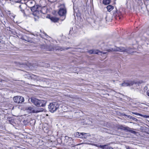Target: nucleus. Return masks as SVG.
<instances>
[{"label": "nucleus", "instance_id": "24", "mask_svg": "<svg viewBox=\"0 0 149 149\" xmlns=\"http://www.w3.org/2000/svg\"><path fill=\"white\" fill-rule=\"evenodd\" d=\"M43 65L45 67H48L49 66V65L48 63H42Z\"/></svg>", "mask_w": 149, "mask_h": 149}, {"label": "nucleus", "instance_id": "20", "mask_svg": "<svg viewBox=\"0 0 149 149\" xmlns=\"http://www.w3.org/2000/svg\"><path fill=\"white\" fill-rule=\"evenodd\" d=\"M111 0H103V3L104 5H107L110 3Z\"/></svg>", "mask_w": 149, "mask_h": 149}, {"label": "nucleus", "instance_id": "14", "mask_svg": "<svg viewBox=\"0 0 149 149\" xmlns=\"http://www.w3.org/2000/svg\"><path fill=\"white\" fill-rule=\"evenodd\" d=\"M40 6L38 5H35L31 7V9L32 12H35L37 10V9L39 8Z\"/></svg>", "mask_w": 149, "mask_h": 149}, {"label": "nucleus", "instance_id": "32", "mask_svg": "<svg viewBox=\"0 0 149 149\" xmlns=\"http://www.w3.org/2000/svg\"><path fill=\"white\" fill-rule=\"evenodd\" d=\"M126 149H132L130 148L129 147H127Z\"/></svg>", "mask_w": 149, "mask_h": 149}, {"label": "nucleus", "instance_id": "19", "mask_svg": "<svg viewBox=\"0 0 149 149\" xmlns=\"http://www.w3.org/2000/svg\"><path fill=\"white\" fill-rule=\"evenodd\" d=\"M89 52L90 54H98V52L97 50H91L89 51Z\"/></svg>", "mask_w": 149, "mask_h": 149}, {"label": "nucleus", "instance_id": "5", "mask_svg": "<svg viewBox=\"0 0 149 149\" xmlns=\"http://www.w3.org/2000/svg\"><path fill=\"white\" fill-rule=\"evenodd\" d=\"M14 102L17 104L22 103L24 101V98L20 96H16L13 97Z\"/></svg>", "mask_w": 149, "mask_h": 149}, {"label": "nucleus", "instance_id": "15", "mask_svg": "<svg viewBox=\"0 0 149 149\" xmlns=\"http://www.w3.org/2000/svg\"><path fill=\"white\" fill-rule=\"evenodd\" d=\"M127 129V131L135 135H136L137 133V132H136L133 130H134L133 129H132L128 127Z\"/></svg>", "mask_w": 149, "mask_h": 149}, {"label": "nucleus", "instance_id": "6", "mask_svg": "<svg viewBox=\"0 0 149 149\" xmlns=\"http://www.w3.org/2000/svg\"><path fill=\"white\" fill-rule=\"evenodd\" d=\"M45 44H44V46L45 47H53L54 45H56V44L57 42L56 40L53 41L51 42L49 41L46 39L45 40Z\"/></svg>", "mask_w": 149, "mask_h": 149}, {"label": "nucleus", "instance_id": "12", "mask_svg": "<svg viewBox=\"0 0 149 149\" xmlns=\"http://www.w3.org/2000/svg\"><path fill=\"white\" fill-rule=\"evenodd\" d=\"M40 79H41V80L40 79L38 81H43L44 84L45 86V87H46V85H48L49 84V82L50 81V80L48 79H45L43 78L40 77Z\"/></svg>", "mask_w": 149, "mask_h": 149}, {"label": "nucleus", "instance_id": "23", "mask_svg": "<svg viewBox=\"0 0 149 149\" xmlns=\"http://www.w3.org/2000/svg\"><path fill=\"white\" fill-rule=\"evenodd\" d=\"M51 20L54 22H56L58 21V19L57 18L53 17L51 19Z\"/></svg>", "mask_w": 149, "mask_h": 149}, {"label": "nucleus", "instance_id": "8", "mask_svg": "<svg viewBox=\"0 0 149 149\" xmlns=\"http://www.w3.org/2000/svg\"><path fill=\"white\" fill-rule=\"evenodd\" d=\"M125 50V49L124 47H114L113 48L110 49H107V51L109 52H116V51H120V52H124Z\"/></svg>", "mask_w": 149, "mask_h": 149}, {"label": "nucleus", "instance_id": "3", "mask_svg": "<svg viewBox=\"0 0 149 149\" xmlns=\"http://www.w3.org/2000/svg\"><path fill=\"white\" fill-rule=\"evenodd\" d=\"M59 106L56 102L50 103L49 105V111L52 113H54L59 108Z\"/></svg>", "mask_w": 149, "mask_h": 149}, {"label": "nucleus", "instance_id": "7", "mask_svg": "<svg viewBox=\"0 0 149 149\" xmlns=\"http://www.w3.org/2000/svg\"><path fill=\"white\" fill-rule=\"evenodd\" d=\"M25 76L26 77L29 79L37 81L40 79L41 80V79H40V77H39L32 74H26Z\"/></svg>", "mask_w": 149, "mask_h": 149}, {"label": "nucleus", "instance_id": "37", "mask_svg": "<svg viewBox=\"0 0 149 149\" xmlns=\"http://www.w3.org/2000/svg\"><path fill=\"white\" fill-rule=\"evenodd\" d=\"M10 1H13V0H9Z\"/></svg>", "mask_w": 149, "mask_h": 149}, {"label": "nucleus", "instance_id": "33", "mask_svg": "<svg viewBox=\"0 0 149 149\" xmlns=\"http://www.w3.org/2000/svg\"><path fill=\"white\" fill-rule=\"evenodd\" d=\"M3 81H4V80H3L2 79H0V83Z\"/></svg>", "mask_w": 149, "mask_h": 149}, {"label": "nucleus", "instance_id": "26", "mask_svg": "<svg viewBox=\"0 0 149 149\" xmlns=\"http://www.w3.org/2000/svg\"><path fill=\"white\" fill-rule=\"evenodd\" d=\"M108 146L107 145H102V148H101L102 149H105L106 148V147L107 146Z\"/></svg>", "mask_w": 149, "mask_h": 149}, {"label": "nucleus", "instance_id": "40", "mask_svg": "<svg viewBox=\"0 0 149 149\" xmlns=\"http://www.w3.org/2000/svg\"><path fill=\"white\" fill-rule=\"evenodd\" d=\"M30 2H31V3H32V2H31V1H30Z\"/></svg>", "mask_w": 149, "mask_h": 149}, {"label": "nucleus", "instance_id": "16", "mask_svg": "<svg viewBox=\"0 0 149 149\" xmlns=\"http://www.w3.org/2000/svg\"><path fill=\"white\" fill-rule=\"evenodd\" d=\"M132 113L136 115H139V116H141L143 117L144 118H148L149 117V116H146V115H144L141 114H139V113H135V112H132Z\"/></svg>", "mask_w": 149, "mask_h": 149}, {"label": "nucleus", "instance_id": "28", "mask_svg": "<svg viewBox=\"0 0 149 149\" xmlns=\"http://www.w3.org/2000/svg\"><path fill=\"white\" fill-rule=\"evenodd\" d=\"M49 1L51 2H54L56 1V0H48Z\"/></svg>", "mask_w": 149, "mask_h": 149}, {"label": "nucleus", "instance_id": "38", "mask_svg": "<svg viewBox=\"0 0 149 149\" xmlns=\"http://www.w3.org/2000/svg\"><path fill=\"white\" fill-rule=\"evenodd\" d=\"M69 49V48H67V49Z\"/></svg>", "mask_w": 149, "mask_h": 149}, {"label": "nucleus", "instance_id": "2", "mask_svg": "<svg viewBox=\"0 0 149 149\" xmlns=\"http://www.w3.org/2000/svg\"><path fill=\"white\" fill-rule=\"evenodd\" d=\"M142 82V81L138 82L136 80H126L123 81V83L121 84V85L122 86H130L134 84L138 83L141 84Z\"/></svg>", "mask_w": 149, "mask_h": 149}, {"label": "nucleus", "instance_id": "25", "mask_svg": "<svg viewBox=\"0 0 149 149\" xmlns=\"http://www.w3.org/2000/svg\"><path fill=\"white\" fill-rule=\"evenodd\" d=\"M128 117L132 119H133V120H134L135 121H136L137 120V119H136V118H135L134 117H132L131 116H128Z\"/></svg>", "mask_w": 149, "mask_h": 149}, {"label": "nucleus", "instance_id": "27", "mask_svg": "<svg viewBox=\"0 0 149 149\" xmlns=\"http://www.w3.org/2000/svg\"><path fill=\"white\" fill-rule=\"evenodd\" d=\"M106 149H113L111 146H107V147Z\"/></svg>", "mask_w": 149, "mask_h": 149}, {"label": "nucleus", "instance_id": "39", "mask_svg": "<svg viewBox=\"0 0 149 149\" xmlns=\"http://www.w3.org/2000/svg\"><path fill=\"white\" fill-rule=\"evenodd\" d=\"M65 137H68L67 136H66Z\"/></svg>", "mask_w": 149, "mask_h": 149}, {"label": "nucleus", "instance_id": "9", "mask_svg": "<svg viewBox=\"0 0 149 149\" xmlns=\"http://www.w3.org/2000/svg\"><path fill=\"white\" fill-rule=\"evenodd\" d=\"M19 37L23 40L28 42L30 43H32L33 41L32 39L25 35H19Z\"/></svg>", "mask_w": 149, "mask_h": 149}, {"label": "nucleus", "instance_id": "10", "mask_svg": "<svg viewBox=\"0 0 149 149\" xmlns=\"http://www.w3.org/2000/svg\"><path fill=\"white\" fill-rule=\"evenodd\" d=\"M86 134H87L85 133L76 132L74 134V135L75 136L78 138H86Z\"/></svg>", "mask_w": 149, "mask_h": 149}, {"label": "nucleus", "instance_id": "22", "mask_svg": "<svg viewBox=\"0 0 149 149\" xmlns=\"http://www.w3.org/2000/svg\"><path fill=\"white\" fill-rule=\"evenodd\" d=\"M69 140L71 141L72 142H70V143H68V145L70 146H73V145L72 144L73 141V140H72V138H69Z\"/></svg>", "mask_w": 149, "mask_h": 149}, {"label": "nucleus", "instance_id": "31", "mask_svg": "<svg viewBox=\"0 0 149 149\" xmlns=\"http://www.w3.org/2000/svg\"><path fill=\"white\" fill-rule=\"evenodd\" d=\"M98 146L101 148H102V147L101 146H102V145H100Z\"/></svg>", "mask_w": 149, "mask_h": 149}, {"label": "nucleus", "instance_id": "4", "mask_svg": "<svg viewBox=\"0 0 149 149\" xmlns=\"http://www.w3.org/2000/svg\"><path fill=\"white\" fill-rule=\"evenodd\" d=\"M60 8L58 12V14L61 16H64L65 15L66 11L64 4H61L60 6Z\"/></svg>", "mask_w": 149, "mask_h": 149}, {"label": "nucleus", "instance_id": "18", "mask_svg": "<svg viewBox=\"0 0 149 149\" xmlns=\"http://www.w3.org/2000/svg\"><path fill=\"white\" fill-rule=\"evenodd\" d=\"M107 8L108 11L110 12L113 9L114 7L111 5H109L107 6Z\"/></svg>", "mask_w": 149, "mask_h": 149}, {"label": "nucleus", "instance_id": "17", "mask_svg": "<svg viewBox=\"0 0 149 149\" xmlns=\"http://www.w3.org/2000/svg\"><path fill=\"white\" fill-rule=\"evenodd\" d=\"M46 49H47V50H49L50 51H54V50H56V47H45Z\"/></svg>", "mask_w": 149, "mask_h": 149}, {"label": "nucleus", "instance_id": "35", "mask_svg": "<svg viewBox=\"0 0 149 149\" xmlns=\"http://www.w3.org/2000/svg\"><path fill=\"white\" fill-rule=\"evenodd\" d=\"M146 1H148V3H149V0H146Z\"/></svg>", "mask_w": 149, "mask_h": 149}, {"label": "nucleus", "instance_id": "11", "mask_svg": "<svg viewBox=\"0 0 149 149\" xmlns=\"http://www.w3.org/2000/svg\"><path fill=\"white\" fill-rule=\"evenodd\" d=\"M26 110L27 111V112L29 113H38L40 111H35L34 108L31 107H27L26 108Z\"/></svg>", "mask_w": 149, "mask_h": 149}, {"label": "nucleus", "instance_id": "30", "mask_svg": "<svg viewBox=\"0 0 149 149\" xmlns=\"http://www.w3.org/2000/svg\"><path fill=\"white\" fill-rule=\"evenodd\" d=\"M43 33H44L45 35V36H46V37H48V36L45 33V32H43Z\"/></svg>", "mask_w": 149, "mask_h": 149}, {"label": "nucleus", "instance_id": "21", "mask_svg": "<svg viewBox=\"0 0 149 149\" xmlns=\"http://www.w3.org/2000/svg\"><path fill=\"white\" fill-rule=\"evenodd\" d=\"M120 127L119 128H120L122 130H123L126 131H127V130L126 129H127V128H128V127H123V126H122V125L120 126Z\"/></svg>", "mask_w": 149, "mask_h": 149}, {"label": "nucleus", "instance_id": "29", "mask_svg": "<svg viewBox=\"0 0 149 149\" xmlns=\"http://www.w3.org/2000/svg\"><path fill=\"white\" fill-rule=\"evenodd\" d=\"M147 94L148 96H149V90L147 91Z\"/></svg>", "mask_w": 149, "mask_h": 149}, {"label": "nucleus", "instance_id": "1", "mask_svg": "<svg viewBox=\"0 0 149 149\" xmlns=\"http://www.w3.org/2000/svg\"><path fill=\"white\" fill-rule=\"evenodd\" d=\"M30 100L32 103L38 107H43L45 105L46 102L45 101L38 100L34 97H31Z\"/></svg>", "mask_w": 149, "mask_h": 149}, {"label": "nucleus", "instance_id": "13", "mask_svg": "<svg viewBox=\"0 0 149 149\" xmlns=\"http://www.w3.org/2000/svg\"><path fill=\"white\" fill-rule=\"evenodd\" d=\"M19 6L21 11L22 12H24V10L26 8L27 6L25 4L22 3L20 4Z\"/></svg>", "mask_w": 149, "mask_h": 149}, {"label": "nucleus", "instance_id": "36", "mask_svg": "<svg viewBox=\"0 0 149 149\" xmlns=\"http://www.w3.org/2000/svg\"><path fill=\"white\" fill-rule=\"evenodd\" d=\"M18 63V64H19V65L21 64L20 63H19V62Z\"/></svg>", "mask_w": 149, "mask_h": 149}, {"label": "nucleus", "instance_id": "34", "mask_svg": "<svg viewBox=\"0 0 149 149\" xmlns=\"http://www.w3.org/2000/svg\"><path fill=\"white\" fill-rule=\"evenodd\" d=\"M102 53L103 54H106L107 53H106V52H102Z\"/></svg>", "mask_w": 149, "mask_h": 149}]
</instances>
